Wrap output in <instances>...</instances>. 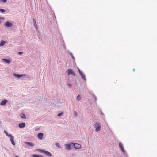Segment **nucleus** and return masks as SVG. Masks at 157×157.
I'll return each instance as SVG.
<instances>
[{"instance_id":"obj_1","label":"nucleus","mask_w":157,"mask_h":157,"mask_svg":"<svg viewBox=\"0 0 157 157\" xmlns=\"http://www.w3.org/2000/svg\"><path fill=\"white\" fill-rule=\"evenodd\" d=\"M95 128V131L96 132H98L100 130L101 125L100 124L97 122L95 123L94 125Z\"/></svg>"},{"instance_id":"obj_2","label":"nucleus","mask_w":157,"mask_h":157,"mask_svg":"<svg viewBox=\"0 0 157 157\" xmlns=\"http://www.w3.org/2000/svg\"><path fill=\"white\" fill-rule=\"evenodd\" d=\"M67 74L68 75H69L70 74H72L74 76L75 75L74 72L71 69H68L67 70Z\"/></svg>"},{"instance_id":"obj_3","label":"nucleus","mask_w":157,"mask_h":157,"mask_svg":"<svg viewBox=\"0 0 157 157\" xmlns=\"http://www.w3.org/2000/svg\"><path fill=\"white\" fill-rule=\"evenodd\" d=\"M72 144H73L74 145V147L75 149H79L81 147V145L76 143H72Z\"/></svg>"},{"instance_id":"obj_4","label":"nucleus","mask_w":157,"mask_h":157,"mask_svg":"<svg viewBox=\"0 0 157 157\" xmlns=\"http://www.w3.org/2000/svg\"><path fill=\"white\" fill-rule=\"evenodd\" d=\"M9 137L10 138V141L11 144L13 145H15V144L14 141V137L12 135H9Z\"/></svg>"},{"instance_id":"obj_5","label":"nucleus","mask_w":157,"mask_h":157,"mask_svg":"<svg viewBox=\"0 0 157 157\" xmlns=\"http://www.w3.org/2000/svg\"><path fill=\"white\" fill-rule=\"evenodd\" d=\"M78 71H79V73L80 74V75L81 76L82 78L85 80H86V78L85 76V75L83 74V73L82 71H81L79 69H78Z\"/></svg>"},{"instance_id":"obj_6","label":"nucleus","mask_w":157,"mask_h":157,"mask_svg":"<svg viewBox=\"0 0 157 157\" xmlns=\"http://www.w3.org/2000/svg\"><path fill=\"white\" fill-rule=\"evenodd\" d=\"M13 75L15 77L17 78H20L22 76H25V75L24 74H17L16 73H14L13 74Z\"/></svg>"},{"instance_id":"obj_7","label":"nucleus","mask_w":157,"mask_h":157,"mask_svg":"<svg viewBox=\"0 0 157 157\" xmlns=\"http://www.w3.org/2000/svg\"><path fill=\"white\" fill-rule=\"evenodd\" d=\"M119 146L120 149L121 150V151H122L124 153L125 152V150L123 146V145L120 142L119 143Z\"/></svg>"},{"instance_id":"obj_8","label":"nucleus","mask_w":157,"mask_h":157,"mask_svg":"<svg viewBox=\"0 0 157 157\" xmlns=\"http://www.w3.org/2000/svg\"><path fill=\"white\" fill-rule=\"evenodd\" d=\"M119 146L120 149L121 150V151H122L124 153L125 152V150L123 146V145L120 142L119 143Z\"/></svg>"},{"instance_id":"obj_9","label":"nucleus","mask_w":157,"mask_h":157,"mask_svg":"<svg viewBox=\"0 0 157 157\" xmlns=\"http://www.w3.org/2000/svg\"><path fill=\"white\" fill-rule=\"evenodd\" d=\"M43 134L42 133H40L38 134L37 136L38 138L40 140H41L43 138Z\"/></svg>"},{"instance_id":"obj_10","label":"nucleus","mask_w":157,"mask_h":157,"mask_svg":"<svg viewBox=\"0 0 157 157\" xmlns=\"http://www.w3.org/2000/svg\"><path fill=\"white\" fill-rule=\"evenodd\" d=\"M7 101L6 100H4L0 103L1 105L5 106L6 105V103L7 102Z\"/></svg>"},{"instance_id":"obj_11","label":"nucleus","mask_w":157,"mask_h":157,"mask_svg":"<svg viewBox=\"0 0 157 157\" xmlns=\"http://www.w3.org/2000/svg\"><path fill=\"white\" fill-rule=\"evenodd\" d=\"M2 60L4 62L8 64H9L11 61L10 60H9V59H4V58L2 59Z\"/></svg>"},{"instance_id":"obj_12","label":"nucleus","mask_w":157,"mask_h":157,"mask_svg":"<svg viewBox=\"0 0 157 157\" xmlns=\"http://www.w3.org/2000/svg\"><path fill=\"white\" fill-rule=\"evenodd\" d=\"M66 148L67 150H70L71 148V144H67L65 145Z\"/></svg>"},{"instance_id":"obj_13","label":"nucleus","mask_w":157,"mask_h":157,"mask_svg":"<svg viewBox=\"0 0 157 157\" xmlns=\"http://www.w3.org/2000/svg\"><path fill=\"white\" fill-rule=\"evenodd\" d=\"M25 124L24 123H21L19 124V127L20 128H23L25 126Z\"/></svg>"},{"instance_id":"obj_14","label":"nucleus","mask_w":157,"mask_h":157,"mask_svg":"<svg viewBox=\"0 0 157 157\" xmlns=\"http://www.w3.org/2000/svg\"><path fill=\"white\" fill-rule=\"evenodd\" d=\"M12 25V24L11 23L7 22L5 23V26L8 27H10Z\"/></svg>"},{"instance_id":"obj_15","label":"nucleus","mask_w":157,"mask_h":157,"mask_svg":"<svg viewBox=\"0 0 157 157\" xmlns=\"http://www.w3.org/2000/svg\"><path fill=\"white\" fill-rule=\"evenodd\" d=\"M44 154H45L47 156L51 157V154L49 152L45 151V152H44Z\"/></svg>"},{"instance_id":"obj_16","label":"nucleus","mask_w":157,"mask_h":157,"mask_svg":"<svg viewBox=\"0 0 157 157\" xmlns=\"http://www.w3.org/2000/svg\"><path fill=\"white\" fill-rule=\"evenodd\" d=\"M32 157H43V156L40 155L33 154L32 155Z\"/></svg>"},{"instance_id":"obj_17","label":"nucleus","mask_w":157,"mask_h":157,"mask_svg":"<svg viewBox=\"0 0 157 157\" xmlns=\"http://www.w3.org/2000/svg\"><path fill=\"white\" fill-rule=\"evenodd\" d=\"M25 143L26 144H27L29 145L30 146H33L34 145L33 143L30 142H25Z\"/></svg>"},{"instance_id":"obj_18","label":"nucleus","mask_w":157,"mask_h":157,"mask_svg":"<svg viewBox=\"0 0 157 157\" xmlns=\"http://www.w3.org/2000/svg\"><path fill=\"white\" fill-rule=\"evenodd\" d=\"M5 41L3 40H2L1 41L0 43V46H2L5 44Z\"/></svg>"},{"instance_id":"obj_19","label":"nucleus","mask_w":157,"mask_h":157,"mask_svg":"<svg viewBox=\"0 0 157 157\" xmlns=\"http://www.w3.org/2000/svg\"><path fill=\"white\" fill-rule=\"evenodd\" d=\"M4 132L5 133L6 135L9 137V135H12L11 134H8L7 132L5 130H4Z\"/></svg>"},{"instance_id":"obj_20","label":"nucleus","mask_w":157,"mask_h":157,"mask_svg":"<svg viewBox=\"0 0 157 157\" xmlns=\"http://www.w3.org/2000/svg\"><path fill=\"white\" fill-rule=\"evenodd\" d=\"M81 97H80V95H78L77 97V99L78 100H80V99H81Z\"/></svg>"},{"instance_id":"obj_21","label":"nucleus","mask_w":157,"mask_h":157,"mask_svg":"<svg viewBox=\"0 0 157 157\" xmlns=\"http://www.w3.org/2000/svg\"><path fill=\"white\" fill-rule=\"evenodd\" d=\"M21 117L23 119H25L26 118L25 115L24 114L22 115Z\"/></svg>"},{"instance_id":"obj_22","label":"nucleus","mask_w":157,"mask_h":157,"mask_svg":"<svg viewBox=\"0 0 157 157\" xmlns=\"http://www.w3.org/2000/svg\"><path fill=\"white\" fill-rule=\"evenodd\" d=\"M39 152L41 153H44V152L45 151H44V150H43L39 149Z\"/></svg>"},{"instance_id":"obj_23","label":"nucleus","mask_w":157,"mask_h":157,"mask_svg":"<svg viewBox=\"0 0 157 157\" xmlns=\"http://www.w3.org/2000/svg\"><path fill=\"white\" fill-rule=\"evenodd\" d=\"M0 11L2 12H5V10L3 9H0Z\"/></svg>"},{"instance_id":"obj_24","label":"nucleus","mask_w":157,"mask_h":157,"mask_svg":"<svg viewBox=\"0 0 157 157\" xmlns=\"http://www.w3.org/2000/svg\"><path fill=\"white\" fill-rule=\"evenodd\" d=\"M63 114V112H61V113H59L58 114V116H61Z\"/></svg>"},{"instance_id":"obj_25","label":"nucleus","mask_w":157,"mask_h":157,"mask_svg":"<svg viewBox=\"0 0 157 157\" xmlns=\"http://www.w3.org/2000/svg\"><path fill=\"white\" fill-rule=\"evenodd\" d=\"M33 21L34 23V25H36V20L35 19H33Z\"/></svg>"},{"instance_id":"obj_26","label":"nucleus","mask_w":157,"mask_h":157,"mask_svg":"<svg viewBox=\"0 0 157 157\" xmlns=\"http://www.w3.org/2000/svg\"><path fill=\"white\" fill-rule=\"evenodd\" d=\"M56 145L58 147H60L59 144L58 143H56Z\"/></svg>"},{"instance_id":"obj_27","label":"nucleus","mask_w":157,"mask_h":157,"mask_svg":"<svg viewBox=\"0 0 157 157\" xmlns=\"http://www.w3.org/2000/svg\"><path fill=\"white\" fill-rule=\"evenodd\" d=\"M67 86H68V87L70 88H71V87L72 86V85L71 84H67Z\"/></svg>"},{"instance_id":"obj_28","label":"nucleus","mask_w":157,"mask_h":157,"mask_svg":"<svg viewBox=\"0 0 157 157\" xmlns=\"http://www.w3.org/2000/svg\"><path fill=\"white\" fill-rule=\"evenodd\" d=\"M74 114L75 115V116H76L77 115V113L76 111H75L74 113Z\"/></svg>"},{"instance_id":"obj_29","label":"nucleus","mask_w":157,"mask_h":157,"mask_svg":"<svg viewBox=\"0 0 157 157\" xmlns=\"http://www.w3.org/2000/svg\"><path fill=\"white\" fill-rule=\"evenodd\" d=\"M2 1L4 3H5L7 2V0H2Z\"/></svg>"},{"instance_id":"obj_30","label":"nucleus","mask_w":157,"mask_h":157,"mask_svg":"<svg viewBox=\"0 0 157 157\" xmlns=\"http://www.w3.org/2000/svg\"><path fill=\"white\" fill-rule=\"evenodd\" d=\"M23 53V52H18V54H21Z\"/></svg>"},{"instance_id":"obj_31","label":"nucleus","mask_w":157,"mask_h":157,"mask_svg":"<svg viewBox=\"0 0 157 157\" xmlns=\"http://www.w3.org/2000/svg\"><path fill=\"white\" fill-rule=\"evenodd\" d=\"M135 69L134 68H133V71L134 72L135 71Z\"/></svg>"},{"instance_id":"obj_32","label":"nucleus","mask_w":157,"mask_h":157,"mask_svg":"<svg viewBox=\"0 0 157 157\" xmlns=\"http://www.w3.org/2000/svg\"><path fill=\"white\" fill-rule=\"evenodd\" d=\"M101 114H102V115H104V114H103V113H102V112L101 111Z\"/></svg>"},{"instance_id":"obj_33","label":"nucleus","mask_w":157,"mask_h":157,"mask_svg":"<svg viewBox=\"0 0 157 157\" xmlns=\"http://www.w3.org/2000/svg\"><path fill=\"white\" fill-rule=\"evenodd\" d=\"M1 124V121H0V124Z\"/></svg>"},{"instance_id":"obj_34","label":"nucleus","mask_w":157,"mask_h":157,"mask_svg":"<svg viewBox=\"0 0 157 157\" xmlns=\"http://www.w3.org/2000/svg\"><path fill=\"white\" fill-rule=\"evenodd\" d=\"M15 157H19L18 156H15Z\"/></svg>"},{"instance_id":"obj_35","label":"nucleus","mask_w":157,"mask_h":157,"mask_svg":"<svg viewBox=\"0 0 157 157\" xmlns=\"http://www.w3.org/2000/svg\"><path fill=\"white\" fill-rule=\"evenodd\" d=\"M72 58H74V57L73 56H72Z\"/></svg>"}]
</instances>
